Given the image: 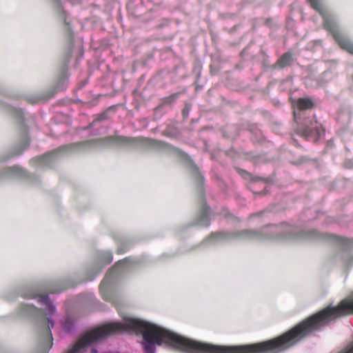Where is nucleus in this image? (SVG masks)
I'll return each instance as SVG.
<instances>
[{"label": "nucleus", "instance_id": "dca6fc26", "mask_svg": "<svg viewBox=\"0 0 353 353\" xmlns=\"http://www.w3.org/2000/svg\"><path fill=\"white\" fill-rule=\"evenodd\" d=\"M190 169L192 172V174L194 175V177L199 183L202 182L203 178L199 174L197 168L193 165L192 163L190 164Z\"/></svg>", "mask_w": 353, "mask_h": 353}, {"label": "nucleus", "instance_id": "a878e982", "mask_svg": "<svg viewBox=\"0 0 353 353\" xmlns=\"http://www.w3.org/2000/svg\"><path fill=\"white\" fill-rule=\"evenodd\" d=\"M90 353H97V350L95 348H92Z\"/></svg>", "mask_w": 353, "mask_h": 353}, {"label": "nucleus", "instance_id": "39448f33", "mask_svg": "<svg viewBox=\"0 0 353 353\" xmlns=\"http://www.w3.org/2000/svg\"><path fill=\"white\" fill-rule=\"evenodd\" d=\"M138 144H145L150 147L161 148H163L165 144L153 139H134L124 137H107L102 139H97L94 140H90L83 141L81 143H77L74 145L63 146L57 148V150L48 152L43 156L37 157L32 160V163L39 166H48L55 159L58 153L62 151H65L68 148L74 146L90 148L96 145H136Z\"/></svg>", "mask_w": 353, "mask_h": 353}, {"label": "nucleus", "instance_id": "f8f14e48", "mask_svg": "<svg viewBox=\"0 0 353 353\" xmlns=\"http://www.w3.org/2000/svg\"><path fill=\"white\" fill-rule=\"evenodd\" d=\"M5 173L7 175H15L19 176H24L26 175L25 170L18 166L7 168L5 170Z\"/></svg>", "mask_w": 353, "mask_h": 353}, {"label": "nucleus", "instance_id": "a211bd4d", "mask_svg": "<svg viewBox=\"0 0 353 353\" xmlns=\"http://www.w3.org/2000/svg\"><path fill=\"white\" fill-rule=\"evenodd\" d=\"M178 95H179V93H176V94H172L169 97L165 98L164 99L163 103L164 104L172 103L173 101H174L176 99Z\"/></svg>", "mask_w": 353, "mask_h": 353}, {"label": "nucleus", "instance_id": "aec40b11", "mask_svg": "<svg viewBox=\"0 0 353 353\" xmlns=\"http://www.w3.org/2000/svg\"><path fill=\"white\" fill-rule=\"evenodd\" d=\"M190 106L189 104H185L184 108L182 110V113H183V117L185 118L188 116V114H189V112H190Z\"/></svg>", "mask_w": 353, "mask_h": 353}, {"label": "nucleus", "instance_id": "f257e3e1", "mask_svg": "<svg viewBox=\"0 0 353 353\" xmlns=\"http://www.w3.org/2000/svg\"><path fill=\"white\" fill-rule=\"evenodd\" d=\"M124 332L142 334L145 353H154L155 345L162 344L186 353H279L288 348V332L276 339L261 343L219 346L185 338L148 321L125 318L123 323H112L86 332L65 353H84L88 347L100 343L109 335Z\"/></svg>", "mask_w": 353, "mask_h": 353}, {"label": "nucleus", "instance_id": "423d86ee", "mask_svg": "<svg viewBox=\"0 0 353 353\" xmlns=\"http://www.w3.org/2000/svg\"><path fill=\"white\" fill-rule=\"evenodd\" d=\"M294 108V119L297 123V134L311 141H316L324 133L321 124L315 119L314 115L305 117L306 111L314 106L313 101L308 97L294 100L291 98Z\"/></svg>", "mask_w": 353, "mask_h": 353}, {"label": "nucleus", "instance_id": "0eeeda50", "mask_svg": "<svg viewBox=\"0 0 353 353\" xmlns=\"http://www.w3.org/2000/svg\"><path fill=\"white\" fill-rule=\"evenodd\" d=\"M308 1L312 7L322 16L325 28L332 34L341 48L353 54V42L347 33L340 28L336 18L325 10L321 0Z\"/></svg>", "mask_w": 353, "mask_h": 353}, {"label": "nucleus", "instance_id": "6e6552de", "mask_svg": "<svg viewBox=\"0 0 353 353\" xmlns=\"http://www.w3.org/2000/svg\"><path fill=\"white\" fill-rule=\"evenodd\" d=\"M134 263H136V261L134 259L126 258L124 260L117 262L114 265V268L108 272L100 285V290L104 299L110 301V299L105 296L103 291L112 283L113 279L119 274V272L127 270L130 264Z\"/></svg>", "mask_w": 353, "mask_h": 353}, {"label": "nucleus", "instance_id": "4468645a", "mask_svg": "<svg viewBox=\"0 0 353 353\" xmlns=\"http://www.w3.org/2000/svg\"><path fill=\"white\" fill-rule=\"evenodd\" d=\"M337 241L339 243L341 244L345 250H350L352 245L353 244L352 241L343 239L341 237H337Z\"/></svg>", "mask_w": 353, "mask_h": 353}, {"label": "nucleus", "instance_id": "b1692460", "mask_svg": "<svg viewBox=\"0 0 353 353\" xmlns=\"http://www.w3.org/2000/svg\"><path fill=\"white\" fill-rule=\"evenodd\" d=\"M314 43L316 46H321L322 41H321V40H316L314 41Z\"/></svg>", "mask_w": 353, "mask_h": 353}, {"label": "nucleus", "instance_id": "393cba45", "mask_svg": "<svg viewBox=\"0 0 353 353\" xmlns=\"http://www.w3.org/2000/svg\"><path fill=\"white\" fill-rule=\"evenodd\" d=\"M87 103H90L91 105H95L97 104L96 99H94L92 101H88Z\"/></svg>", "mask_w": 353, "mask_h": 353}, {"label": "nucleus", "instance_id": "9d476101", "mask_svg": "<svg viewBox=\"0 0 353 353\" xmlns=\"http://www.w3.org/2000/svg\"><path fill=\"white\" fill-rule=\"evenodd\" d=\"M209 213V208L205 204H202L201 213L197 219V224L202 227L208 226L210 223Z\"/></svg>", "mask_w": 353, "mask_h": 353}, {"label": "nucleus", "instance_id": "4be33fe9", "mask_svg": "<svg viewBox=\"0 0 353 353\" xmlns=\"http://www.w3.org/2000/svg\"><path fill=\"white\" fill-rule=\"evenodd\" d=\"M88 82V77H86L85 79L82 80L80 83V87L79 88H82L85 86Z\"/></svg>", "mask_w": 353, "mask_h": 353}, {"label": "nucleus", "instance_id": "7ed1b4c3", "mask_svg": "<svg viewBox=\"0 0 353 353\" xmlns=\"http://www.w3.org/2000/svg\"><path fill=\"white\" fill-rule=\"evenodd\" d=\"M22 296L28 299H37L38 302L45 305L44 311L39 310L32 305L22 304L21 312L23 315L33 316L37 319L39 325L43 334V348L45 352L49 350L52 345V336L50 332L51 328L54 327V323L50 318H45L44 316L52 315L56 312V307L50 301L48 294L46 291L39 288H31L24 292Z\"/></svg>", "mask_w": 353, "mask_h": 353}, {"label": "nucleus", "instance_id": "f3484780", "mask_svg": "<svg viewBox=\"0 0 353 353\" xmlns=\"http://www.w3.org/2000/svg\"><path fill=\"white\" fill-rule=\"evenodd\" d=\"M108 119V112H105L99 115L90 124L91 126L95 125L97 123L104 121Z\"/></svg>", "mask_w": 353, "mask_h": 353}, {"label": "nucleus", "instance_id": "ddd939ff", "mask_svg": "<svg viewBox=\"0 0 353 353\" xmlns=\"http://www.w3.org/2000/svg\"><path fill=\"white\" fill-rule=\"evenodd\" d=\"M8 111L12 116L14 117L16 119L19 120H22L23 113L21 109H19L13 106H9L8 108Z\"/></svg>", "mask_w": 353, "mask_h": 353}, {"label": "nucleus", "instance_id": "6ab92c4d", "mask_svg": "<svg viewBox=\"0 0 353 353\" xmlns=\"http://www.w3.org/2000/svg\"><path fill=\"white\" fill-rule=\"evenodd\" d=\"M54 94V92H52L50 96H48V97H37L36 99H34V100H31V103H37V102H39V101H47L50 98H51L53 95Z\"/></svg>", "mask_w": 353, "mask_h": 353}, {"label": "nucleus", "instance_id": "bb28decb", "mask_svg": "<svg viewBox=\"0 0 353 353\" xmlns=\"http://www.w3.org/2000/svg\"><path fill=\"white\" fill-rule=\"evenodd\" d=\"M94 279V276H92V278L90 279V280H92Z\"/></svg>", "mask_w": 353, "mask_h": 353}, {"label": "nucleus", "instance_id": "9b49d317", "mask_svg": "<svg viewBox=\"0 0 353 353\" xmlns=\"http://www.w3.org/2000/svg\"><path fill=\"white\" fill-rule=\"evenodd\" d=\"M112 261V255L110 252H103L100 256L99 263L97 264V271L99 273L104 268L105 265L109 264Z\"/></svg>", "mask_w": 353, "mask_h": 353}, {"label": "nucleus", "instance_id": "1a4fd4ad", "mask_svg": "<svg viewBox=\"0 0 353 353\" xmlns=\"http://www.w3.org/2000/svg\"><path fill=\"white\" fill-rule=\"evenodd\" d=\"M294 59L291 52L284 53L273 65V68L283 69L292 64Z\"/></svg>", "mask_w": 353, "mask_h": 353}, {"label": "nucleus", "instance_id": "5701e85b", "mask_svg": "<svg viewBox=\"0 0 353 353\" xmlns=\"http://www.w3.org/2000/svg\"><path fill=\"white\" fill-rule=\"evenodd\" d=\"M28 143H29L28 139V138L26 137L23 140V142H22L23 148H26L28 146Z\"/></svg>", "mask_w": 353, "mask_h": 353}, {"label": "nucleus", "instance_id": "20e7f679", "mask_svg": "<svg viewBox=\"0 0 353 353\" xmlns=\"http://www.w3.org/2000/svg\"><path fill=\"white\" fill-rule=\"evenodd\" d=\"M60 19L65 23V29L67 34V50L64 57L63 63L61 70L54 79V88H65L69 85L70 74L68 72V65L72 57L76 58V65L83 57L84 51L83 45L79 39H77L71 30L70 22L68 20V15L63 10L60 0H52Z\"/></svg>", "mask_w": 353, "mask_h": 353}, {"label": "nucleus", "instance_id": "f03ea898", "mask_svg": "<svg viewBox=\"0 0 353 353\" xmlns=\"http://www.w3.org/2000/svg\"><path fill=\"white\" fill-rule=\"evenodd\" d=\"M317 237H319V232L315 230H310L305 232L296 226L282 224L281 225H268L260 231L245 230L232 234L217 232L212 234L205 242L214 239L218 241L230 238L240 239H277L281 240H292L298 238Z\"/></svg>", "mask_w": 353, "mask_h": 353}, {"label": "nucleus", "instance_id": "412c9836", "mask_svg": "<svg viewBox=\"0 0 353 353\" xmlns=\"http://www.w3.org/2000/svg\"><path fill=\"white\" fill-rule=\"evenodd\" d=\"M66 288V287H61L60 289H50L49 291V293L54 294V293H59L64 290Z\"/></svg>", "mask_w": 353, "mask_h": 353}, {"label": "nucleus", "instance_id": "2eb2a0df", "mask_svg": "<svg viewBox=\"0 0 353 353\" xmlns=\"http://www.w3.org/2000/svg\"><path fill=\"white\" fill-rule=\"evenodd\" d=\"M74 322L70 316H67L64 321L63 327L65 331L70 332L72 330Z\"/></svg>", "mask_w": 353, "mask_h": 353}]
</instances>
